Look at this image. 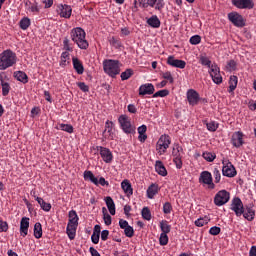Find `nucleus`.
Returning <instances> with one entry per match:
<instances>
[{
    "label": "nucleus",
    "mask_w": 256,
    "mask_h": 256,
    "mask_svg": "<svg viewBox=\"0 0 256 256\" xmlns=\"http://www.w3.org/2000/svg\"><path fill=\"white\" fill-rule=\"evenodd\" d=\"M96 187H99V185H101V187H109V181L105 180L104 177H100L97 179V184H95Z\"/></svg>",
    "instance_id": "57"
},
{
    "label": "nucleus",
    "mask_w": 256,
    "mask_h": 256,
    "mask_svg": "<svg viewBox=\"0 0 256 256\" xmlns=\"http://www.w3.org/2000/svg\"><path fill=\"white\" fill-rule=\"evenodd\" d=\"M232 5L237 9H253L255 7L253 0H232Z\"/></svg>",
    "instance_id": "17"
},
{
    "label": "nucleus",
    "mask_w": 256,
    "mask_h": 256,
    "mask_svg": "<svg viewBox=\"0 0 256 256\" xmlns=\"http://www.w3.org/2000/svg\"><path fill=\"white\" fill-rule=\"evenodd\" d=\"M171 211H173V205H171L170 202H165L163 205L164 215H171Z\"/></svg>",
    "instance_id": "48"
},
{
    "label": "nucleus",
    "mask_w": 256,
    "mask_h": 256,
    "mask_svg": "<svg viewBox=\"0 0 256 256\" xmlns=\"http://www.w3.org/2000/svg\"><path fill=\"white\" fill-rule=\"evenodd\" d=\"M141 215L145 221H151V210H149V207H144L141 211Z\"/></svg>",
    "instance_id": "43"
},
{
    "label": "nucleus",
    "mask_w": 256,
    "mask_h": 256,
    "mask_svg": "<svg viewBox=\"0 0 256 256\" xmlns=\"http://www.w3.org/2000/svg\"><path fill=\"white\" fill-rule=\"evenodd\" d=\"M189 43L191 45H199V43H201V36L194 35V36L190 37Z\"/></svg>",
    "instance_id": "60"
},
{
    "label": "nucleus",
    "mask_w": 256,
    "mask_h": 256,
    "mask_svg": "<svg viewBox=\"0 0 256 256\" xmlns=\"http://www.w3.org/2000/svg\"><path fill=\"white\" fill-rule=\"evenodd\" d=\"M210 77L212 78L213 83L216 85H221L223 83V76H221V69L217 64H212L211 70L209 71Z\"/></svg>",
    "instance_id": "11"
},
{
    "label": "nucleus",
    "mask_w": 256,
    "mask_h": 256,
    "mask_svg": "<svg viewBox=\"0 0 256 256\" xmlns=\"http://www.w3.org/2000/svg\"><path fill=\"white\" fill-rule=\"evenodd\" d=\"M103 137L104 139H108V141H113V139H115V123H113V121L107 120L105 122Z\"/></svg>",
    "instance_id": "10"
},
{
    "label": "nucleus",
    "mask_w": 256,
    "mask_h": 256,
    "mask_svg": "<svg viewBox=\"0 0 256 256\" xmlns=\"http://www.w3.org/2000/svg\"><path fill=\"white\" fill-rule=\"evenodd\" d=\"M34 237L36 239H41L43 237V226L39 222L34 225Z\"/></svg>",
    "instance_id": "38"
},
{
    "label": "nucleus",
    "mask_w": 256,
    "mask_h": 256,
    "mask_svg": "<svg viewBox=\"0 0 256 256\" xmlns=\"http://www.w3.org/2000/svg\"><path fill=\"white\" fill-rule=\"evenodd\" d=\"M206 127H207L208 131L215 133V131H217V129H219V123H217L215 121H210V122L206 123Z\"/></svg>",
    "instance_id": "42"
},
{
    "label": "nucleus",
    "mask_w": 256,
    "mask_h": 256,
    "mask_svg": "<svg viewBox=\"0 0 256 256\" xmlns=\"http://www.w3.org/2000/svg\"><path fill=\"white\" fill-rule=\"evenodd\" d=\"M194 223L196 227H203L209 223V217L205 216L204 218H198Z\"/></svg>",
    "instance_id": "44"
},
{
    "label": "nucleus",
    "mask_w": 256,
    "mask_h": 256,
    "mask_svg": "<svg viewBox=\"0 0 256 256\" xmlns=\"http://www.w3.org/2000/svg\"><path fill=\"white\" fill-rule=\"evenodd\" d=\"M133 75V69H126L124 72L121 73L122 81H127V79H131Z\"/></svg>",
    "instance_id": "45"
},
{
    "label": "nucleus",
    "mask_w": 256,
    "mask_h": 256,
    "mask_svg": "<svg viewBox=\"0 0 256 256\" xmlns=\"http://www.w3.org/2000/svg\"><path fill=\"white\" fill-rule=\"evenodd\" d=\"M103 219H104L105 225H107V226L111 225V223H112L111 215L105 214V215L103 216Z\"/></svg>",
    "instance_id": "64"
},
{
    "label": "nucleus",
    "mask_w": 256,
    "mask_h": 256,
    "mask_svg": "<svg viewBox=\"0 0 256 256\" xmlns=\"http://www.w3.org/2000/svg\"><path fill=\"white\" fill-rule=\"evenodd\" d=\"M35 201H37L41 209L44 210L46 213H49V211H51V203L45 202V200H43V198L39 196H35Z\"/></svg>",
    "instance_id": "30"
},
{
    "label": "nucleus",
    "mask_w": 256,
    "mask_h": 256,
    "mask_svg": "<svg viewBox=\"0 0 256 256\" xmlns=\"http://www.w3.org/2000/svg\"><path fill=\"white\" fill-rule=\"evenodd\" d=\"M9 231V224L0 219V233H7Z\"/></svg>",
    "instance_id": "51"
},
{
    "label": "nucleus",
    "mask_w": 256,
    "mask_h": 256,
    "mask_svg": "<svg viewBox=\"0 0 256 256\" xmlns=\"http://www.w3.org/2000/svg\"><path fill=\"white\" fill-rule=\"evenodd\" d=\"M199 183L208 185V189H215V183H213V175L209 171H202L199 177Z\"/></svg>",
    "instance_id": "12"
},
{
    "label": "nucleus",
    "mask_w": 256,
    "mask_h": 256,
    "mask_svg": "<svg viewBox=\"0 0 256 256\" xmlns=\"http://www.w3.org/2000/svg\"><path fill=\"white\" fill-rule=\"evenodd\" d=\"M57 14L63 19H71V15L73 13V8L67 4H59L57 6Z\"/></svg>",
    "instance_id": "13"
},
{
    "label": "nucleus",
    "mask_w": 256,
    "mask_h": 256,
    "mask_svg": "<svg viewBox=\"0 0 256 256\" xmlns=\"http://www.w3.org/2000/svg\"><path fill=\"white\" fill-rule=\"evenodd\" d=\"M17 65V54L11 49L0 53V71H6L10 67Z\"/></svg>",
    "instance_id": "2"
},
{
    "label": "nucleus",
    "mask_w": 256,
    "mask_h": 256,
    "mask_svg": "<svg viewBox=\"0 0 256 256\" xmlns=\"http://www.w3.org/2000/svg\"><path fill=\"white\" fill-rule=\"evenodd\" d=\"M19 26L22 31H27V29L31 27V19H29V17L22 18L19 22Z\"/></svg>",
    "instance_id": "39"
},
{
    "label": "nucleus",
    "mask_w": 256,
    "mask_h": 256,
    "mask_svg": "<svg viewBox=\"0 0 256 256\" xmlns=\"http://www.w3.org/2000/svg\"><path fill=\"white\" fill-rule=\"evenodd\" d=\"M162 77H163V79H165L166 81H168L171 84H173L175 81L173 79V75L169 71L162 73Z\"/></svg>",
    "instance_id": "56"
},
{
    "label": "nucleus",
    "mask_w": 256,
    "mask_h": 256,
    "mask_svg": "<svg viewBox=\"0 0 256 256\" xmlns=\"http://www.w3.org/2000/svg\"><path fill=\"white\" fill-rule=\"evenodd\" d=\"M170 145H171V137H169V135L164 134L160 136L156 144V149L160 155H163V153L167 152V149H169Z\"/></svg>",
    "instance_id": "6"
},
{
    "label": "nucleus",
    "mask_w": 256,
    "mask_h": 256,
    "mask_svg": "<svg viewBox=\"0 0 256 256\" xmlns=\"http://www.w3.org/2000/svg\"><path fill=\"white\" fill-rule=\"evenodd\" d=\"M124 234L127 237L131 238L135 235V230L133 229L132 226L129 225L128 227L124 228Z\"/></svg>",
    "instance_id": "55"
},
{
    "label": "nucleus",
    "mask_w": 256,
    "mask_h": 256,
    "mask_svg": "<svg viewBox=\"0 0 256 256\" xmlns=\"http://www.w3.org/2000/svg\"><path fill=\"white\" fill-rule=\"evenodd\" d=\"M100 237H101V234L93 233L92 236H91L92 243H94V245H97L99 243Z\"/></svg>",
    "instance_id": "63"
},
{
    "label": "nucleus",
    "mask_w": 256,
    "mask_h": 256,
    "mask_svg": "<svg viewBox=\"0 0 256 256\" xmlns=\"http://www.w3.org/2000/svg\"><path fill=\"white\" fill-rule=\"evenodd\" d=\"M154 93H155V86L151 83L142 84L139 87L140 96L153 95Z\"/></svg>",
    "instance_id": "19"
},
{
    "label": "nucleus",
    "mask_w": 256,
    "mask_h": 256,
    "mask_svg": "<svg viewBox=\"0 0 256 256\" xmlns=\"http://www.w3.org/2000/svg\"><path fill=\"white\" fill-rule=\"evenodd\" d=\"M103 70L106 75L115 78L117 77V75H119V73H121V63L119 62V60H104Z\"/></svg>",
    "instance_id": "3"
},
{
    "label": "nucleus",
    "mask_w": 256,
    "mask_h": 256,
    "mask_svg": "<svg viewBox=\"0 0 256 256\" xmlns=\"http://www.w3.org/2000/svg\"><path fill=\"white\" fill-rule=\"evenodd\" d=\"M203 159H205V161H208V163H213L215 161V159H217V155H215V153H211V152H204L202 154Z\"/></svg>",
    "instance_id": "40"
},
{
    "label": "nucleus",
    "mask_w": 256,
    "mask_h": 256,
    "mask_svg": "<svg viewBox=\"0 0 256 256\" xmlns=\"http://www.w3.org/2000/svg\"><path fill=\"white\" fill-rule=\"evenodd\" d=\"M231 211H234L236 217H241L243 213H245V206L243 205V201L241 198L234 197L230 204Z\"/></svg>",
    "instance_id": "7"
},
{
    "label": "nucleus",
    "mask_w": 256,
    "mask_h": 256,
    "mask_svg": "<svg viewBox=\"0 0 256 256\" xmlns=\"http://www.w3.org/2000/svg\"><path fill=\"white\" fill-rule=\"evenodd\" d=\"M77 227H79V226L75 225V224H67L66 233H67L70 241H73V239H75V237L77 235Z\"/></svg>",
    "instance_id": "24"
},
{
    "label": "nucleus",
    "mask_w": 256,
    "mask_h": 256,
    "mask_svg": "<svg viewBox=\"0 0 256 256\" xmlns=\"http://www.w3.org/2000/svg\"><path fill=\"white\" fill-rule=\"evenodd\" d=\"M97 151L100 153V157L104 163H113V152L107 147L97 146Z\"/></svg>",
    "instance_id": "14"
},
{
    "label": "nucleus",
    "mask_w": 256,
    "mask_h": 256,
    "mask_svg": "<svg viewBox=\"0 0 256 256\" xmlns=\"http://www.w3.org/2000/svg\"><path fill=\"white\" fill-rule=\"evenodd\" d=\"M155 171L158 175H161V177H167V168H165V165H163L161 160L156 161Z\"/></svg>",
    "instance_id": "25"
},
{
    "label": "nucleus",
    "mask_w": 256,
    "mask_h": 256,
    "mask_svg": "<svg viewBox=\"0 0 256 256\" xmlns=\"http://www.w3.org/2000/svg\"><path fill=\"white\" fill-rule=\"evenodd\" d=\"M73 68L75 69L78 75H83L85 72V68L83 67V63L79 58L73 57L72 58Z\"/></svg>",
    "instance_id": "22"
},
{
    "label": "nucleus",
    "mask_w": 256,
    "mask_h": 256,
    "mask_svg": "<svg viewBox=\"0 0 256 256\" xmlns=\"http://www.w3.org/2000/svg\"><path fill=\"white\" fill-rule=\"evenodd\" d=\"M85 181H90V183H93V185H97V177H95V174L91 172V170L84 171L83 174Z\"/></svg>",
    "instance_id": "33"
},
{
    "label": "nucleus",
    "mask_w": 256,
    "mask_h": 256,
    "mask_svg": "<svg viewBox=\"0 0 256 256\" xmlns=\"http://www.w3.org/2000/svg\"><path fill=\"white\" fill-rule=\"evenodd\" d=\"M226 69L228 71H235L237 69V62L235 60H230L227 62Z\"/></svg>",
    "instance_id": "54"
},
{
    "label": "nucleus",
    "mask_w": 256,
    "mask_h": 256,
    "mask_svg": "<svg viewBox=\"0 0 256 256\" xmlns=\"http://www.w3.org/2000/svg\"><path fill=\"white\" fill-rule=\"evenodd\" d=\"M200 63H201V65L208 67L210 70H211V67L213 66V64H211V60H209V58L207 56H201Z\"/></svg>",
    "instance_id": "47"
},
{
    "label": "nucleus",
    "mask_w": 256,
    "mask_h": 256,
    "mask_svg": "<svg viewBox=\"0 0 256 256\" xmlns=\"http://www.w3.org/2000/svg\"><path fill=\"white\" fill-rule=\"evenodd\" d=\"M14 77L17 79V81H20V83H23L24 85L29 83V76H27V73L23 71L14 72Z\"/></svg>",
    "instance_id": "28"
},
{
    "label": "nucleus",
    "mask_w": 256,
    "mask_h": 256,
    "mask_svg": "<svg viewBox=\"0 0 256 256\" xmlns=\"http://www.w3.org/2000/svg\"><path fill=\"white\" fill-rule=\"evenodd\" d=\"M183 157L173 158V163L176 166V169H183Z\"/></svg>",
    "instance_id": "58"
},
{
    "label": "nucleus",
    "mask_w": 256,
    "mask_h": 256,
    "mask_svg": "<svg viewBox=\"0 0 256 256\" xmlns=\"http://www.w3.org/2000/svg\"><path fill=\"white\" fill-rule=\"evenodd\" d=\"M237 83H239L237 76H230L228 93H233L237 89Z\"/></svg>",
    "instance_id": "36"
},
{
    "label": "nucleus",
    "mask_w": 256,
    "mask_h": 256,
    "mask_svg": "<svg viewBox=\"0 0 256 256\" xmlns=\"http://www.w3.org/2000/svg\"><path fill=\"white\" fill-rule=\"evenodd\" d=\"M118 123L122 129L126 133V135H131L135 133V127L131 125V119L127 115H120L118 118Z\"/></svg>",
    "instance_id": "4"
},
{
    "label": "nucleus",
    "mask_w": 256,
    "mask_h": 256,
    "mask_svg": "<svg viewBox=\"0 0 256 256\" xmlns=\"http://www.w3.org/2000/svg\"><path fill=\"white\" fill-rule=\"evenodd\" d=\"M229 199H231V193H229L227 190H220L214 197V204L217 207H223V205L229 203Z\"/></svg>",
    "instance_id": "5"
},
{
    "label": "nucleus",
    "mask_w": 256,
    "mask_h": 256,
    "mask_svg": "<svg viewBox=\"0 0 256 256\" xmlns=\"http://www.w3.org/2000/svg\"><path fill=\"white\" fill-rule=\"evenodd\" d=\"M121 188L124 191V193L127 195V197H131L133 195V186L131 185V182L127 179L123 180L121 182Z\"/></svg>",
    "instance_id": "23"
},
{
    "label": "nucleus",
    "mask_w": 256,
    "mask_h": 256,
    "mask_svg": "<svg viewBox=\"0 0 256 256\" xmlns=\"http://www.w3.org/2000/svg\"><path fill=\"white\" fill-rule=\"evenodd\" d=\"M70 54L68 51L62 52L60 57V67H67L70 63Z\"/></svg>",
    "instance_id": "34"
},
{
    "label": "nucleus",
    "mask_w": 256,
    "mask_h": 256,
    "mask_svg": "<svg viewBox=\"0 0 256 256\" xmlns=\"http://www.w3.org/2000/svg\"><path fill=\"white\" fill-rule=\"evenodd\" d=\"M105 203L110 215H115V202L113 201V198H111V196H107L105 198Z\"/></svg>",
    "instance_id": "35"
},
{
    "label": "nucleus",
    "mask_w": 256,
    "mask_h": 256,
    "mask_svg": "<svg viewBox=\"0 0 256 256\" xmlns=\"http://www.w3.org/2000/svg\"><path fill=\"white\" fill-rule=\"evenodd\" d=\"M59 129L61 131H65L66 133H73L74 131L73 125L71 124H60Z\"/></svg>",
    "instance_id": "46"
},
{
    "label": "nucleus",
    "mask_w": 256,
    "mask_h": 256,
    "mask_svg": "<svg viewBox=\"0 0 256 256\" xmlns=\"http://www.w3.org/2000/svg\"><path fill=\"white\" fill-rule=\"evenodd\" d=\"M87 33L81 27L73 28L70 32V39H72L73 43H76L79 49H88L89 42L86 39Z\"/></svg>",
    "instance_id": "1"
},
{
    "label": "nucleus",
    "mask_w": 256,
    "mask_h": 256,
    "mask_svg": "<svg viewBox=\"0 0 256 256\" xmlns=\"http://www.w3.org/2000/svg\"><path fill=\"white\" fill-rule=\"evenodd\" d=\"M146 193H147L148 199H154L155 195H157V193H159V185L155 184V183H152L148 187Z\"/></svg>",
    "instance_id": "27"
},
{
    "label": "nucleus",
    "mask_w": 256,
    "mask_h": 256,
    "mask_svg": "<svg viewBox=\"0 0 256 256\" xmlns=\"http://www.w3.org/2000/svg\"><path fill=\"white\" fill-rule=\"evenodd\" d=\"M213 176L215 179V183H220L221 182V170L219 168H214L213 169Z\"/></svg>",
    "instance_id": "53"
},
{
    "label": "nucleus",
    "mask_w": 256,
    "mask_h": 256,
    "mask_svg": "<svg viewBox=\"0 0 256 256\" xmlns=\"http://www.w3.org/2000/svg\"><path fill=\"white\" fill-rule=\"evenodd\" d=\"M167 95H169V90L163 89V90H160V91H157L156 93H154L153 97L154 98H157V97H167Z\"/></svg>",
    "instance_id": "59"
},
{
    "label": "nucleus",
    "mask_w": 256,
    "mask_h": 256,
    "mask_svg": "<svg viewBox=\"0 0 256 256\" xmlns=\"http://www.w3.org/2000/svg\"><path fill=\"white\" fill-rule=\"evenodd\" d=\"M0 85L2 87L3 97H7V95H9V92L11 91V85L9 84V82L4 81L2 76H0Z\"/></svg>",
    "instance_id": "31"
},
{
    "label": "nucleus",
    "mask_w": 256,
    "mask_h": 256,
    "mask_svg": "<svg viewBox=\"0 0 256 256\" xmlns=\"http://www.w3.org/2000/svg\"><path fill=\"white\" fill-rule=\"evenodd\" d=\"M146 23L150 27H152V29H159V27H161V20H159V17H157V15H153L150 18H148Z\"/></svg>",
    "instance_id": "26"
},
{
    "label": "nucleus",
    "mask_w": 256,
    "mask_h": 256,
    "mask_svg": "<svg viewBox=\"0 0 256 256\" xmlns=\"http://www.w3.org/2000/svg\"><path fill=\"white\" fill-rule=\"evenodd\" d=\"M160 229L161 234L168 235V233H171V225H169V222L167 220H162L160 222Z\"/></svg>",
    "instance_id": "37"
},
{
    "label": "nucleus",
    "mask_w": 256,
    "mask_h": 256,
    "mask_svg": "<svg viewBox=\"0 0 256 256\" xmlns=\"http://www.w3.org/2000/svg\"><path fill=\"white\" fill-rule=\"evenodd\" d=\"M159 243L162 247L169 243V236L167 234H160Z\"/></svg>",
    "instance_id": "52"
},
{
    "label": "nucleus",
    "mask_w": 256,
    "mask_h": 256,
    "mask_svg": "<svg viewBox=\"0 0 256 256\" xmlns=\"http://www.w3.org/2000/svg\"><path fill=\"white\" fill-rule=\"evenodd\" d=\"M182 151H183V148L181 146H179V144H176L172 150V157H174V158L183 157V156H181Z\"/></svg>",
    "instance_id": "41"
},
{
    "label": "nucleus",
    "mask_w": 256,
    "mask_h": 256,
    "mask_svg": "<svg viewBox=\"0 0 256 256\" xmlns=\"http://www.w3.org/2000/svg\"><path fill=\"white\" fill-rule=\"evenodd\" d=\"M209 233H210V235L217 236V235H219V233H221V227L213 226L210 228Z\"/></svg>",
    "instance_id": "61"
},
{
    "label": "nucleus",
    "mask_w": 256,
    "mask_h": 256,
    "mask_svg": "<svg viewBox=\"0 0 256 256\" xmlns=\"http://www.w3.org/2000/svg\"><path fill=\"white\" fill-rule=\"evenodd\" d=\"M68 224L69 225H78L79 226V216L77 215V211L70 210L68 213Z\"/></svg>",
    "instance_id": "29"
},
{
    "label": "nucleus",
    "mask_w": 256,
    "mask_h": 256,
    "mask_svg": "<svg viewBox=\"0 0 256 256\" xmlns=\"http://www.w3.org/2000/svg\"><path fill=\"white\" fill-rule=\"evenodd\" d=\"M25 5H30L29 10L32 13H39V6L37 5V2L32 4L30 1H27Z\"/></svg>",
    "instance_id": "50"
},
{
    "label": "nucleus",
    "mask_w": 256,
    "mask_h": 256,
    "mask_svg": "<svg viewBox=\"0 0 256 256\" xmlns=\"http://www.w3.org/2000/svg\"><path fill=\"white\" fill-rule=\"evenodd\" d=\"M187 100L189 105L195 107V105H199V101H201V97L199 96V92L193 89L188 90L187 92Z\"/></svg>",
    "instance_id": "16"
},
{
    "label": "nucleus",
    "mask_w": 256,
    "mask_h": 256,
    "mask_svg": "<svg viewBox=\"0 0 256 256\" xmlns=\"http://www.w3.org/2000/svg\"><path fill=\"white\" fill-rule=\"evenodd\" d=\"M244 219H246L247 221H253V219H255V210H253L251 207L246 206V208H244V213H242Z\"/></svg>",
    "instance_id": "32"
},
{
    "label": "nucleus",
    "mask_w": 256,
    "mask_h": 256,
    "mask_svg": "<svg viewBox=\"0 0 256 256\" xmlns=\"http://www.w3.org/2000/svg\"><path fill=\"white\" fill-rule=\"evenodd\" d=\"M228 21H230L234 27H245V19L239 12L228 13Z\"/></svg>",
    "instance_id": "8"
},
{
    "label": "nucleus",
    "mask_w": 256,
    "mask_h": 256,
    "mask_svg": "<svg viewBox=\"0 0 256 256\" xmlns=\"http://www.w3.org/2000/svg\"><path fill=\"white\" fill-rule=\"evenodd\" d=\"M222 174L224 177H235L237 175V170L235 169V166H233V163L231 161L225 159L222 160Z\"/></svg>",
    "instance_id": "9"
},
{
    "label": "nucleus",
    "mask_w": 256,
    "mask_h": 256,
    "mask_svg": "<svg viewBox=\"0 0 256 256\" xmlns=\"http://www.w3.org/2000/svg\"><path fill=\"white\" fill-rule=\"evenodd\" d=\"M77 86L80 90L83 91V93H89V87L87 86V84H85V82H78Z\"/></svg>",
    "instance_id": "62"
},
{
    "label": "nucleus",
    "mask_w": 256,
    "mask_h": 256,
    "mask_svg": "<svg viewBox=\"0 0 256 256\" xmlns=\"http://www.w3.org/2000/svg\"><path fill=\"white\" fill-rule=\"evenodd\" d=\"M244 134L241 131L234 132L231 137V144L233 147H236V149H239L240 147H243L245 145V141L243 140Z\"/></svg>",
    "instance_id": "15"
},
{
    "label": "nucleus",
    "mask_w": 256,
    "mask_h": 256,
    "mask_svg": "<svg viewBox=\"0 0 256 256\" xmlns=\"http://www.w3.org/2000/svg\"><path fill=\"white\" fill-rule=\"evenodd\" d=\"M63 47L65 51L69 53V51H73V46H71V40L69 38L65 37L63 40Z\"/></svg>",
    "instance_id": "49"
},
{
    "label": "nucleus",
    "mask_w": 256,
    "mask_h": 256,
    "mask_svg": "<svg viewBox=\"0 0 256 256\" xmlns=\"http://www.w3.org/2000/svg\"><path fill=\"white\" fill-rule=\"evenodd\" d=\"M167 64L170 65V67H176L177 69H185L187 66L185 60L175 59V56H168Z\"/></svg>",
    "instance_id": "18"
},
{
    "label": "nucleus",
    "mask_w": 256,
    "mask_h": 256,
    "mask_svg": "<svg viewBox=\"0 0 256 256\" xmlns=\"http://www.w3.org/2000/svg\"><path fill=\"white\" fill-rule=\"evenodd\" d=\"M20 235L27 237L29 235V218L23 217L20 221Z\"/></svg>",
    "instance_id": "20"
},
{
    "label": "nucleus",
    "mask_w": 256,
    "mask_h": 256,
    "mask_svg": "<svg viewBox=\"0 0 256 256\" xmlns=\"http://www.w3.org/2000/svg\"><path fill=\"white\" fill-rule=\"evenodd\" d=\"M147 5L156 11H163L165 8V0H147Z\"/></svg>",
    "instance_id": "21"
}]
</instances>
